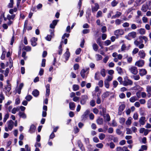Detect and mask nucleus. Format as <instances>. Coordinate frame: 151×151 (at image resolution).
Listing matches in <instances>:
<instances>
[{"label":"nucleus","mask_w":151,"mask_h":151,"mask_svg":"<svg viewBox=\"0 0 151 151\" xmlns=\"http://www.w3.org/2000/svg\"><path fill=\"white\" fill-rule=\"evenodd\" d=\"M147 92L148 94H150L151 93V86H147Z\"/></svg>","instance_id":"49530a36"},{"label":"nucleus","mask_w":151,"mask_h":151,"mask_svg":"<svg viewBox=\"0 0 151 151\" xmlns=\"http://www.w3.org/2000/svg\"><path fill=\"white\" fill-rule=\"evenodd\" d=\"M109 145L110 148L111 149L114 148L115 147V144L112 142H111L109 143Z\"/></svg>","instance_id":"774afa93"},{"label":"nucleus","mask_w":151,"mask_h":151,"mask_svg":"<svg viewBox=\"0 0 151 151\" xmlns=\"http://www.w3.org/2000/svg\"><path fill=\"white\" fill-rule=\"evenodd\" d=\"M109 92L107 91L104 93L102 95V98L103 100H104V99L108 97L109 95Z\"/></svg>","instance_id":"b1692460"},{"label":"nucleus","mask_w":151,"mask_h":151,"mask_svg":"<svg viewBox=\"0 0 151 151\" xmlns=\"http://www.w3.org/2000/svg\"><path fill=\"white\" fill-rule=\"evenodd\" d=\"M18 115L20 118H22L24 119L27 118V115L24 112L19 111L18 113Z\"/></svg>","instance_id":"a211bd4d"},{"label":"nucleus","mask_w":151,"mask_h":151,"mask_svg":"<svg viewBox=\"0 0 151 151\" xmlns=\"http://www.w3.org/2000/svg\"><path fill=\"white\" fill-rule=\"evenodd\" d=\"M99 72L97 71L96 72L94 78L96 80H99Z\"/></svg>","instance_id":"7c9ffc66"},{"label":"nucleus","mask_w":151,"mask_h":151,"mask_svg":"<svg viewBox=\"0 0 151 151\" xmlns=\"http://www.w3.org/2000/svg\"><path fill=\"white\" fill-rule=\"evenodd\" d=\"M104 85L105 87L107 88H109V82L107 81H104Z\"/></svg>","instance_id":"864d4df0"},{"label":"nucleus","mask_w":151,"mask_h":151,"mask_svg":"<svg viewBox=\"0 0 151 151\" xmlns=\"http://www.w3.org/2000/svg\"><path fill=\"white\" fill-rule=\"evenodd\" d=\"M99 86L100 87H102L103 86V81L102 80L99 81V82L98 84Z\"/></svg>","instance_id":"13d9d810"},{"label":"nucleus","mask_w":151,"mask_h":151,"mask_svg":"<svg viewBox=\"0 0 151 151\" xmlns=\"http://www.w3.org/2000/svg\"><path fill=\"white\" fill-rule=\"evenodd\" d=\"M135 98V96H132L129 99L130 101L132 103L136 101Z\"/></svg>","instance_id":"4d7b16f0"},{"label":"nucleus","mask_w":151,"mask_h":151,"mask_svg":"<svg viewBox=\"0 0 151 151\" xmlns=\"http://www.w3.org/2000/svg\"><path fill=\"white\" fill-rule=\"evenodd\" d=\"M101 32L103 33H105L106 31V27L105 26H103L101 29Z\"/></svg>","instance_id":"338daca9"},{"label":"nucleus","mask_w":151,"mask_h":151,"mask_svg":"<svg viewBox=\"0 0 151 151\" xmlns=\"http://www.w3.org/2000/svg\"><path fill=\"white\" fill-rule=\"evenodd\" d=\"M37 40V38L35 37L32 38L30 40L31 45L33 46H35L37 45L36 42Z\"/></svg>","instance_id":"f8f14e48"},{"label":"nucleus","mask_w":151,"mask_h":151,"mask_svg":"<svg viewBox=\"0 0 151 151\" xmlns=\"http://www.w3.org/2000/svg\"><path fill=\"white\" fill-rule=\"evenodd\" d=\"M10 81L9 80H7L6 83L7 85L6 86L5 88H4L3 91L6 93H9L11 89V85L9 84Z\"/></svg>","instance_id":"39448f33"},{"label":"nucleus","mask_w":151,"mask_h":151,"mask_svg":"<svg viewBox=\"0 0 151 151\" xmlns=\"http://www.w3.org/2000/svg\"><path fill=\"white\" fill-rule=\"evenodd\" d=\"M94 5L95 6H91V10L92 12H94L97 11L99 8V5L97 3H95Z\"/></svg>","instance_id":"9d476101"},{"label":"nucleus","mask_w":151,"mask_h":151,"mask_svg":"<svg viewBox=\"0 0 151 151\" xmlns=\"http://www.w3.org/2000/svg\"><path fill=\"white\" fill-rule=\"evenodd\" d=\"M96 146L98 148H102L103 147V145L102 143H100L97 144Z\"/></svg>","instance_id":"69168bd1"},{"label":"nucleus","mask_w":151,"mask_h":151,"mask_svg":"<svg viewBox=\"0 0 151 151\" xmlns=\"http://www.w3.org/2000/svg\"><path fill=\"white\" fill-rule=\"evenodd\" d=\"M148 9H149V8L146 3L145 4H143L142 5L141 9L143 12H146Z\"/></svg>","instance_id":"aec40b11"},{"label":"nucleus","mask_w":151,"mask_h":151,"mask_svg":"<svg viewBox=\"0 0 151 151\" xmlns=\"http://www.w3.org/2000/svg\"><path fill=\"white\" fill-rule=\"evenodd\" d=\"M32 97L31 95H29L25 97V99L27 101H29L32 99Z\"/></svg>","instance_id":"ea45409f"},{"label":"nucleus","mask_w":151,"mask_h":151,"mask_svg":"<svg viewBox=\"0 0 151 151\" xmlns=\"http://www.w3.org/2000/svg\"><path fill=\"white\" fill-rule=\"evenodd\" d=\"M118 84V82L117 81L115 80L113 82V87L114 88H116Z\"/></svg>","instance_id":"09e8293b"},{"label":"nucleus","mask_w":151,"mask_h":151,"mask_svg":"<svg viewBox=\"0 0 151 151\" xmlns=\"http://www.w3.org/2000/svg\"><path fill=\"white\" fill-rule=\"evenodd\" d=\"M26 52L25 51H23L22 52V57L24 58V59L25 60H26L27 58V56H26Z\"/></svg>","instance_id":"6e6d98bb"},{"label":"nucleus","mask_w":151,"mask_h":151,"mask_svg":"<svg viewBox=\"0 0 151 151\" xmlns=\"http://www.w3.org/2000/svg\"><path fill=\"white\" fill-rule=\"evenodd\" d=\"M70 109L71 110H74L75 106L74 102H70L69 104Z\"/></svg>","instance_id":"4be33fe9"},{"label":"nucleus","mask_w":151,"mask_h":151,"mask_svg":"<svg viewBox=\"0 0 151 151\" xmlns=\"http://www.w3.org/2000/svg\"><path fill=\"white\" fill-rule=\"evenodd\" d=\"M81 48H80L77 49L75 52L76 54L77 55L81 53Z\"/></svg>","instance_id":"680f3d73"},{"label":"nucleus","mask_w":151,"mask_h":151,"mask_svg":"<svg viewBox=\"0 0 151 151\" xmlns=\"http://www.w3.org/2000/svg\"><path fill=\"white\" fill-rule=\"evenodd\" d=\"M70 55V52H66L64 54V56L65 57V60L66 61L68 60Z\"/></svg>","instance_id":"a878e982"},{"label":"nucleus","mask_w":151,"mask_h":151,"mask_svg":"<svg viewBox=\"0 0 151 151\" xmlns=\"http://www.w3.org/2000/svg\"><path fill=\"white\" fill-rule=\"evenodd\" d=\"M131 78H133L135 80H138L140 79V76L139 75H133Z\"/></svg>","instance_id":"c9c22d12"},{"label":"nucleus","mask_w":151,"mask_h":151,"mask_svg":"<svg viewBox=\"0 0 151 151\" xmlns=\"http://www.w3.org/2000/svg\"><path fill=\"white\" fill-rule=\"evenodd\" d=\"M145 63V61L143 60H141L136 62L135 65L139 67H142Z\"/></svg>","instance_id":"9b49d317"},{"label":"nucleus","mask_w":151,"mask_h":151,"mask_svg":"<svg viewBox=\"0 0 151 151\" xmlns=\"http://www.w3.org/2000/svg\"><path fill=\"white\" fill-rule=\"evenodd\" d=\"M32 94L34 96L37 97L39 95V92L38 90L35 89L32 92Z\"/></svg>","instance_id":"5701e85b"},{"label":"nucleus","mask_w":151,"mask_h":151,"mask_svg":"<svg viewBox=\"0 0 151 151\" xmlns=\"http://www.w3.org/2000/svg\"><path fill=\"white\" fill-rule=\"evenodd\" d=\"M100 73L101 76L103 77H104L106 76V73L105 72V70L104 69H102L100 71Z\"/></svg>","instance_id":"f704fd0d"},{"label":"nucleus","mask_w":151,"mask_h":151,"mask_svg":"<svg viewBox=\"0 0 151 151\" xmlns=\"http://www.w3.org/2000/svg\"><path fill=\"white\" fill-rule=\"evenodd\" d=\"M97 122L98 124L101 125L103 124V119H99L97 120Z\"/></svg>","instance_id":"8fccbe9b"},{"label":"nucleus","mask_w":151,"mask_h":151,"mask_svg":"<svg viewBox=\"0 0 151 151\" xmlns=\"http://www.w3.org/2000/svg\"><path fill=\"white\" fill-rule=\"evenodd\" d=\"M12 103V101L10 100H9L6 103L5 105V107L7 109L8 106L9 105L11 104Z\"/></svg>","instance_id":"5fc2aeb1"},{"label":"nucleus","mask_w":151,"mask_h":151,"mask_svg":"<svg viewBox=\"0 0 151 151\" xmlns=\"http://www.w3.org/2000/svg\"><path fill=\"white\" fill-rule=\"evenodd\" d=\"M52 37L53 36L51 35H47V37H45V39L47 40L48 41H50L51 40Z\"/></svg>","instance_id":"e2e57ef3"},{"label":"nucleus","mask_w":151,"mask_h":151,"mask_svg":"<svg viewBox=\"0 0 151 151\" xmlns=\"http://www.w3.org/2000/svg\"><path fill=\"white\" fill-rule=\"evenodd\" d=\"M88 99V97L87 95H82L80 98V103L82 105H84Z\"/></svg>","instance_id":"423d86ee"},{"label":"nucleus","mask_w":151,"mask_h":151,"mask_svg":"<svg viewBox=\"0 0 151 151\" xmlns=\"http://www.w3.org/2000/svg\"><path fill=\"white\" fill-rule=\"evenodd\" d=\"M146 120H145V118L144 116H142L141 117L139 120V122L140 124V126L141 125H144L145 124Z\"/></svg>","instance_id":"2eb2a0df"},{"label":"nucleus","mask_w":151,"mask_h":151,"mask_svg":"<svg viewBox=\"0 0 151 151\" xmlns=\"http://www.w3.org/2000/svg\"><path fill=\"white\" fill-rule=\"evenodd\" d=\"M90 112L89 110H87L83 113L81 116L82 118L84 119H86L88 116Z\"/></svg>","instance_id":"6ab92c4d"},{"label":"nucleus","mask_w":151,"mask_h":151,"mask_svg":"<svg viewBox=\"0 0 151 151\" xmlns=\"http://www.w3.org/2000/svg\"><path fill=\"white\" fill-rule=\"evenodd\" d=\"M125 121V119L123 117H122L119 118L120 123L123 124Z\"/></svg>","instance_id":"a18cd8bd"},{"label":"nucleus","mask_w":151,"mask_h":151,"mask_svg":"<svg viewBox=\"0 0 151 151\" xmlns=\"http://www.w3.org/2000/svg\"><path fill=\"white\" fill-rule=\"evenodd\" d=\"M122 14V13L120 12H116V14L115 15H113L112 16L111 19H115L116 18L119 17Z\"/></svg>","instance_id":"412c9836"},{"label":"nucleus","mask_w":151,"mask_h":151,"mask_svg":"<svg viewBox=\"0 0 151 151\" xmlns=\"http://www.w3.org/2000/svg\"><path fill=\"white\" fill-rule=\"evenodd\" d=\"M104 117L107 121H110V118L108 114H106V116L105 115H104Z\"/></svg>","instance_id":"4c0bfd02"},{"label":"nucleus","mask_w":151,"mask_h":151,"mask_svg":"<svg viewBox=\"0 0 151 151\" xmlns=\"http://www.w3.org/2000/svg\"><path fill=\"white\" fill-rule=\"evenodd\" d=\"M99 139L101 140H103L105 137V135L103 133H100L99 136Z\"/></svg>","instance_id":"473e14b6"},{"label":"nucleus","mask_w":151,"mask_h":151,"mask_svg":"<svg viewBox=\"0 0 151 151\" xmlns=\"http://www.w3.org/2000/svg\"><path fill=\"white\" fill-rule=\"evenodd\" d=\"M73 91H77L79 89V86L78 85L74 84L73 86Z\"/></svg>","instance_id":"c756f323"},{"label":"nucleus","mask_w":151,"mask_h":151,"mask_svg":"<svg viewBox=\"0 0 151 151\" xmlns=\"http://www.w3.org/2000/svg\"><path fill=\"white\" fill-rule=\"evenodd\" d=\"M58 21V20H53L50 25V27L52 29H54L55 28V26L57 25Z\"/></svg>","instance_id":"dca6fc26"},{"label":"nucleus","mask_w":151,"mask_h":151,"mask_svg":"<svg viewBox=\"0 0 151 151\" xmlns=\"http://www.w3.org/2000/svg\"><path fill=\"white\" fill-rule=\"evenodd\" d=\"M8 127H6L5 128V130L6 132L8 131L9 130H11L13 127L14 123L11 120H9L7 122Z\"/></svg>","instance_id":"20e7f679"},{"label":"nucleus","mask_w":151,"mask_h":151,"mask_svg":"<svg viewBox=\"0 0 151 151\" xmlns=\"http://www.w3.org/2000/svg\"><path fill=\"white\" fill-rule=\"evenodd\" d=\"M125 106L124 104H122L120 105L118 109V114L119 115H122V112L124 111L125 108Z\"/></svg>","instance_id":"6e6552de"},{"label":"nucleus","mask_w":151,"mask_h":151,"mask_svg":"<svg viewBox=\"0 0 151 151\" xmlns=\"http://www.w3.org/2000/svg\"><path fill=\"white\" fill-rule=\"evenodd\" d=\"M9 114L8 113H7L4 116V119L3 122H6V120L9 118Z\"/></svg>","instance_id":"e433bc0d"},{"label":"nucleus","mask_w":151,"mask_h":151,"mask_svg":"<svg viewBox=\"0 0 151 151\" xmlns=\"http://www.w3.org/2000/svg\"><path fill=\"white\" fill-rule=\"evenodd\" d=\"M143 40L145 41V43H146L148 41V39L145 36H139L138 38L134 41V44L136 46L138 47L139 48L142 49L144 47V45L142 43Z\"/></svg>","instance_id":"f257e3e1"},{"label":"nucleus","mask_w":151,"mask_h":151,"mask_svg":"<svg viewBox=\"0 0 151 151\" xmlns=\"http://www.w3.org/2000/svg\"><path fill=\"white\" fill-rule=\"evenodd\" d=\"M24 50L27 51H30L31 50V47L28 46H25L24 47Z\"/></svg>","instance_id":"37998d69"},{"label":"nucleus","mask_w":151,"mask_h":151,"mask_svg":"<svg viewBox=\"0 0 151 151\" xmlns=\"http://www.w3.org/2000/svg\"><path fill=\"white\" fill-rule=\"evenodd\" d=\"M130 72L134 75L137 74L138 72L137 68L135 66H132L129 68Z\"/></svg>","instance_id":"1a4fd4ad"},{"label":"nucleus","mask_w":151,"mask_h":151,"mask_svg":"<svg viewBox=\"0 0 151 151\" xmlns=\"http://www.w3.org/2000/svg\"><path fill=\"white\" fill-rule=\"evenodd\" d=\"M118 73L120 75H122L123 74V72L122 69L120 67H117L116 68Z\"/></svg>","instance_id":"bb28decb"},{"label":"nucleus","mask_w":151,"mask_h":151,"mask_svg":"<svg viewBox=\"0 0 151 151\" xmlns=\"http://www.w3.org/2000/svg\"><path fill=\"white\" fill-rule=\"evenodd\" d=\"M36 127L34 124H32L30 126L28 132L31 134L34 133L36 130Z\"/></svg>","instance_id":"ddd939ff"},{"label":"nucleus","mask_w":151,"mask_h":151,"mask_svg":"<svg viewBox=\"0 0 151 151\" xmlns=\"http://www.w3.org/2000/svg\"><path fill=\"white\" fill-rule=\"evenodd\" d=\"M136 35V33L135 32H132L129 33L128 36L130 37H131L134 38L135 37Z\"/></svg>","instance_id":"393cba45"},{"label":"nucleus","mask_w":151,"mask_h":151,"mask_svg":"<svg viewBox=\"0 0 151 151\" xmlns=\"http://www.w3.org/2000/svg\"><path fill=\"white\" fill-rule=\"evenodd\" d=\"M10 2L8 5V7L9 8H12L13 5V0H10Z\"/></svg>","instance_id":"58836bf2"},{"label":"nucleus","mask_w":151,"mask_h":151,"mask_svg":"<svg viewBox=\"0 0 151 151\" xmlns=\"http://www.w3.org/2000/svg\"><path fill=\"white\" fill-rule=\"evenodd\" d=\"M133 81L129 79L127 76H126L124 78L123 85L124 86H131L133 84Z\"/></svg>","instance_id":"7ed1b4c3"},{"label":"nucleus","mask_w":151,"mask_h":151,"mask_svg":"<svg viewBox=\"0 0 151 151\" xmlns=\"http://www.w3.org/2000/svg\"><path fill=\"white\" fill-rule=\"evenodd\" d=\"M139 33L141 35H144L145 33V30L144 29L141 28L139 29Z\"/></svg>","instance_id":"79ce46f5"},{"label":"nucleus","mask_w":151,"mask_h":151,"mask_svg":"<svg viewBox=\"0 0 151 151\" xmlns=\"http://www.w3.org/2000/svg\"><path fill=\"white\" fill-rule=\"evenodd\" d=\"M89 68H86L85 69H82L81 71L80 75L83 78H86L89 73Z\"/></svg>","instance_id":"f03ea898"},{"label":"nucleus","mask_w":151,"mask_h":151,"mask_svg":"<svg viewBox=\"0 0 151 151\" xmlns=\"http://www.w3.org/2000/svg\"><path fill=\"white\" fill-rule=\"evenodd\" d=\"M124 30L120 29L116 30L114 32V34L117 37H118L120 35H122L124 34Z\"/></svg>","instance_id":"0eeeda50"},{"label":"nucleus","mask_w":151,"mask_h":151,"mask_svg":"<svg viewBox=\"0 0 151 151\" xmlns=\"http://www.w3.org/2000/svg\"><path fill=\"white\" fill-rule=\"evenodd\" d=\"M132 118L131 117H129L128 119L126 121V124L128 125H130L132 123Z\"/></svg>","instance_id":"cd10ccee"},{"label":"nucleus","mask_w":151,"mask_h":151,"mask_svg":"<svg viewBox=\"0 0 151 151\" xmlns=\"http://www.w3.org/2000/svg\"><path fill=\"white\" fill-rule=\"evenodd\" d=\"M147 73V71L145 69H141L139 70V74L141 76L145 75Z\"/></svg>","instance_id":"f3484780"},{"label":"nucleus","mask_w":151,"mask_h":151,"mask_svg":"<svg viewBox=\"0 0 151 151\" xmlns=\"http://www.w3.org/2000/svg\"><path fill=\"white\" fill-rule=\"evenodd\" d=\"M95 56L96 58V60L97 61L101 60L102 59V56L99 54H96Z\"/></svg>","instance_id":"72a5a7b5"},{"label":"nucleus","mask_w":151,"mask_h":151,"mask_svg":"<svg viewBox=\"0 0 151 151\" xmlns=\"http://www.w3.org/2000/svg\"><path fill=\"white\" fill-rule=\"evenodd\" d=\"M138 55L140 58L142 59H144L146 55L145 52L143 50H141L139 51Z\"/></svg>","instance_id":"4468645a"},{"label":"nucleus","mask_w":151,"mask_h":151,"mask_svg":"<svg viewBox=\"0 0 151 151\" xmlns=\"http://www.w3.org/2000/svg\"><path fill=\"white\" fill-rule=\"evenodd\" d=\"M126 134H131L132 133V132L130 129L127 128L126 129Z\"/></svg>","instance_id":"de8ad7c7"},{"label":"nucleus","mask_w":151,"mask_h":151,"mask_svg":"<svg viewBox=\"0 0 151 151\" xmlns=\"http://www.w3.org/2000/svg\"><path fill=\"white\" fill-rule=\"evenodd\" d=\"M121 20L119 19H116L115 21V23L116 25H119L121 23Z\"/></svg>","instance_id":"603ef678"},{"label":"nucleus","mask_w":151,"mask_h":151,"mask_svg":"<svg viewBox=\"0 0 151 151\" xmlns=\"http://www.w3.org/2000/svg\"><path fill=\"white\" fill-rule=\"evenodd\" d=\"M118 2L115 0H113L111 3V5L113 7H114L116 6L118 3Z\"/></svg>","instance_id":"2f4dec72"},{"label":"nucleus","mask_w":151,"mask_h":151,"mask_svg":"<svg viewBox=\"0 0 151 151\" xmlns=\"http://www.w3.org/2000/svg\"><path fill=\"white\" fill-rule=\"evenodd\" d=\"M92 47L93 50L95 51H97L98 49V46L96 43H95L93 44Z\"/></svg>","instance_id":"c85d7f7f"},{"label":"nucleus","mask_w":151,"mask_h":151,"mask_svg":"<svg viewBox=\"0 0 151 151\" xmlns=\"http://www.w3.org/2000/svg\"><path fill=\"white\" fill-rule=\"evenodd\" d=\"M138 114L137 113H135L134 114L133 118L134 120H136L138 119Z\"/></svg>","instance_id":"0e129e2a"},{"label":"nucleus","mask_w":151,"mask_h":151,"mask_svg":"<svg viewBox=\"0 0 151 151\" xmlns=\"http://www.w3.org/2000/svg\"><path fill=\"white\" fill-rule=\"evenodd\" d=\"M141 149L142 150H147V147L146 145H142L141 147Z\"/></svg>","instance_id":"3c124183"},{"label":"nucleus","mask_w":151,"mask_h":151,"mask_svg":"<svg viewBox=\"0 0 151 151\" xmlns=\"http://www.w3.org/2000/svg\"><path fill=\"white\" fill-rule=\"evenodd\" d=\"M19 110L18 108H14L12 110V113L13 114H15L17 111Z\"/></svg>","instance_id":"c03bdc74"},{"label":"nucleus","mask_w":151,"mask_h":151,"mask_svg":"<svg viewBox=\"0 0 151 151\" xmlns=\"http://www.w3.org/2000/svg\"><path fill=\"white\" fill-rule=\"evenodd\" d=\"M118 81L119 82L120 84H122L123 83V79L121 77H119L117 79Z\"/></svg>","instance_id":"a19ab883"},{"label":"nucleus","mask_w":151,"mask_h":151,"mask_svg":"<svg viewBox=\"0 0 151 151\" xmlns=\"http://www.w3.org/2000/svg\"><path fill=\"white\" fill-rule=\"evenodd\" d=\"M105 46H108L110 45L111 42L110 40H106L105 42Z\"/></svg>","instance_id":"bf43d9fd"},{"label":"nucleus","mask_w":151,"mask_h":151,"mask_svg":"<svg viewBox=\"0 0 151 151\" xmlns=\"http://www.w3.org/2000/svg\"><path fill=\"white\" fill-rule=\"evenodd\" d=\"M102 12L101 11H99L96 14V17L98 18L102 16Z\"/></svg>","instance_id":"052dcab7"}]
</instances>
